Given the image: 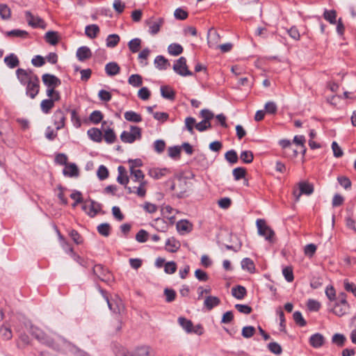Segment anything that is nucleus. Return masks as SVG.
<instances>
[{"label": "nucleus", "instance_id": "f257e3e1", "mask_svg": "<svg viewBox=\"0 0 356 356\" xmlns=\"http://www.w3.org/2000/svg\"><path fill=\"white\" fill-rule=\"evenodd\" d=\"M30 333L39 342L56 351L74 356H89L87 352L80 349L56 333L49 335L39 327L33 325L30 327Z\"/></svg>", "mask_w": 356, "mask_h": 356}, {"label": "nucleus", "instance_id": "f03ea898", "mask_svg": "<svg viewBox=\"0 0 356 356\" xmlns=\"http://www.w3.org/2000/svg\"><path fill=\"white\" fill-rule=\"evenodd\" d=\"M116 356H152L150 348L147 346H139L132 351L121 347L115 351Z\"/></svg>", "mask_w": 356, "mask_h": 356}, {"label": "nucleus", "instance_id": "7ed1b4c3", "mask_svg": "<svg viewBox=\"0 0 356 356\" xmlns=\"http://www.w3.org/2000/svg\"><path fill=\"white\" fill-rule=\"evenodd\" d=\"M142 138V129L137 126L131 125L130 131H123L120 135V139L125 143H133L136 140Z\"/></svg>", "mask_w": 356, "mask_h": 356}, {"label": "nucleus", "instance_id": "20e7f679", "mask_svg": "<svg viewBox=\"0 0 356 356\" xmlns=\"http://www.w3.org/2000/svg\"><path fill=\"white\" fill-rule=\"evenodd\" d=\"M188 189V183L185 178L179 177L172 181L170 190L174 191V195L178 198L184 197Z\"/></svg>", "mask_w": 356, "mask_h": 356}, {"label": "nucleus", "instance_id": "39448f33", "mask_svg": "<svg viewBox=\"0 0 356 356\" xmlns=\"http://www.w3.org/2000/svg\"><path fill=\"white\" fill-rule=\"evenodd\" d=\"M256 225L258 229V234L262 236L265 239L269 242H273L275 232L274 231L266 225V220L264 219H257Z\"/></svg>", "mask_w": 356, "mask_h": 356}, {"label": "nucleus", "instance_id": "423d86ee", "mask_svg": "<svg viewBox=\"0 0 356 356\" xmlns=\"http://www.w3.org/2000/svg\"><path fill=\"white\" fill-rule=\"evenodd\" d=\"M346 294L342 293L340 295L339 301L334 304L332 309V312L338 316H342L349 311L350 305L346 300Z\"/></svg>", "mask_w": 356, "mask_h": 356}, {"label": "nucleus", "instance_id": "0eeeda50", "mask_svg": "<svg viewBox=\"0 0 356 356\" xmlns=\"http://www.w3.org/2000/svg\"><path fill=\"white\" fill-rule=\"evenodd\" d=\"M314 192V186L306 181H300L298 183V189H294L293 195L296 202H298L302 194L309 195Z\"/></svg>", "mask_w": 356, "mask_h": 356}, {"label": "nucleus", "instance_id": "6e6552de", "mask_svg": "<svg viewBox=\"0 0 356 356\" xmlns=\"http://www.w3.org/2000/svg\"><path fill=\"white\" fill-rule=\"evenodd\" d=\"M173 70L177 74L182 76L193 75V72L188 68L186 58L183 56L180 57L173 65Z\"/></svg>", "mask_w": 356, "mask_h": 356}, {"label": "nucleus", "instance_id": "1a4fd4ad", "mask_svg": "<svg viewBox=\"0 0 356 356\" xmlns=\"http://www.w3.org/2000/svg\"><path fill=\"white\" fill-rule=\"evenodd\" d=\"M16 76L20 83L23 86L26 85L34 77H37L38 76L34 74L33 70H24L22 68H18L16 70Z\"/></svg>", "mask_w": 356, "mask_h": 356}, {"label": "nucleus", "instance_id": "9d476101", "mask_svg": "<svg viewBox=\"0 0 356 356\" xmlns=\"http://www.w3.org/2000/svg\"><path fill=\"white\" fill-rule=\"evenodd\" d=\"M25 17L28 24L34 29L40 28L44 29L47 26L46 23L42 18L33 15L30 11L25 12Z\"/></svg>", "mask_w": 356, "mask_h": 356}, {"label": "nucleus", "instance_id": "9b49d317", "mask_svg": "<svg viewBox=\"0 0 356 356\" xmlns=\"http://www.w3.org/2000/svg\"><path fill=\"white\" fill-rule=\"evenodd\" d=\"M82 209L91 218H94L102 209L101 204L92 200H89V204L85 202L82 205Z\"/></svg>", "mask_w": 356, "mask_h": 356}, {"label": "nucleus", "instance_id": "f8f14e48", "mask_svg": "<svg viewBox=\"0 0 356 356\" xmlns=\"http://www.w3.org/2000/svg\"><path fill=\"white\" fill-rule=\"evenodd\" d=\"M145 24L149 27V33L151 35H156L160 31L161 27L164 24V19L162 17L149 18L145 21Z\"/></svg>", "mask_w": 356, "mask_h": 356}, {"label": "nucleus", "instance_id": "ddd939ff", "mask_svg": "<svg viewBox=\"0 0 356 356\" xmlns=\"http://www.w3.org/2000/svg\"><path fill=\"white\" fill-rule=\"evenodd\" d=\"M26 86V95L31 99H34L38 95L40 90V80L38 76L34 77V79Z\"/></svg>", "mask_w": 356, "mask_h": 356}, {"label": "nucleus", "instance_id": "4468645a", "mask_svg": "<svg viewBox=\"0 0 356 356\" xmlns=\"http://www.w3.org/2000/svg\"><path fill=\"white\" fill-rule=\"evenodd\" d=\"M54 124L57 130H60L65 127L66 117L63 111L57 109L53 115Z\"/></svg>", "mask_w": 356, "mask_h": 356}, {"label": "nucleus", "instance_id": "2eb2a0df", "mask_svg": "<svg viewBox=\"0 0 356 356\" xmlns=\"http://www.w3.org/2000/svg\"><path fill=\"white\" fill-rule=\"evenodd\" d=\"M44 84L47 88H56L60 85V80L55 75L50 74H44L42 76Z\"/></svg>", "mask_w": 356, "mask_h": 356}, {"label": "nucleus", "instance_id": "dca6fc26", "mask_svg": "<svg viewBox=\"0 0 356 356\" xmlns=\"http://www.w3.org/2000/svg\"><path fill=\"white\" fill-rule=\"evenodd\" d=\"M309 344L314 348L322 347L325 343V337L320 333L312 334L309 340Z\"/></svg>", "mask_w": 356, "mask_h": 356}, {"label": "nucleus", "instance_id": "f3484780", "mask_svg": "<svg viewBox=\"0 0 356 356\" xmlns=\"http://www.w3.org/2000/svg\"><path fill=\"white\" fill-rule=\"evenodd\" d=\"M92 56L90 49L86 47L83 46L79 47L76 51V57L79 61H84Z\"/></svg>", "mask_w": 356, "mask_h": 356}, {"label": "nucleus", "instance_id": "a211bd4d", "mask_svg": "<svg viewBox=\"0 0 356 356\" xmlns=\"http://www.w3.org/2000/svg\"><path fill=\"white\" fill-rule=\"evenodd\" d=\"M208 44L210 47H215L220 40V35L216 30L211 29L208 32Z\"/></svg>", "mask_w": 356, "mask_h": 356}, {"label": "nucleus", "instance_id": "6ab92c4d", "mask_svg": "<svg viewBox=\"0 0 356 356\" xmlns=\"http://www.w3.org/2000/svg\"><path fill=\"white\" fill-rule=\"evenodd\" d=\"M118 176L117 177V181L119 184L122 185H124L125 186L129 183V179L127 175V170L122 165H120L118 168Z\"/></svg>", "mask_w": 356, "mask_h": 356}, {"label": "nucleus", "instance_id": "aec40b11", "mask_svg": "<svg viewBox=\"0 0 356 356\" xmlns=\"http://www.w3.org/2000/svg\"><path fill=\"white\" fill-rule=\"evenodd\" d=\"M105 71L108 76H113L120 73V67L117 63L110 62L106 65Z\"/></svg>", "mask_w": 356, "mask_h": 356}, {"label": "nucleus", "instance_id": "412c9836", "mask_svg": "<svg viewBox=\"0 0 356 356\" xmlns=\"http://www.w3.org/2000/svg\"><path fill=\"white\" fill-rule=\"evenodd\" d=\"M220 303V300L216 296H207L204 305L209 310H211L213 307L218 306Z\"/></svg>", "mask_w": 356, "mask_h": 356}, {"label": "nucleus", "instance_id": "4be33fe9", "mask_svg": "<svg viewBox=\"0 0 356 356\" xmlns=\"http://www.w3.org/2000/svg\"><path fill=\"white\" fill-rule=\"evenodd\" d=\"M63 173L65 176L70 177H77L79 175V169L75 163H70L65 166Z\"/></svg>", "mask_w": 356, "mask_h": 356}, {"label": "nucleus", "instance_id": "5701e85b", "mask_svg": "<svg viewBox=\"0 0 356 356\" xmlns=\"http://www.w3.org/2000/svg\"><path fill=\"white\" fill-rule=\"evenodd\" d=\"M179 248V242L173 237L168 238L165 242V250L169 252H176Z\"/></svg>", "mask_w": 356, "mask_h": 356}, {"label": "nucleus", "instance_id": "b1692460", "mask_svg": "<svg viewBox=\"0 0 356 356\" xmlns=\"http://www.w3.org/2000/svg\"><path fill=\"white\" fill-rule=\"evenodd\" d=\"M4 63L11 69L17 67L19 65V60L16 55L10 54L4 58Z\"/></svg>", "mask_w": 356, "mask_h": 356}, {"label": "nucleus", "instance_id": "393cba45", "mask_svg": "<svg viewBox=\"0 0 356 356\" xmlns=\"http://www.w3.org/2000/svg\"><path fill=\"white\" fill-rule=\"evenodd\" d=\"M124 117L127 121L136 123L140 122L143 120L142 116L139 113L133 111H126L124 113Z\"/></svg>", "mask_w": 356, "mask_h": 356}, {"label": "nucleus", "instance_id": "a878e982", "mask_svg": "<svg viewBox=\"0 0 356 356\" xmlns=\"http://www.w3.org/2000/svg\"><path fill=\"white\" fill-rule=\"evenodd\" d=\"M89 138L97 143L102 140V132L97 128H91L88 131Z\"/></svg>", "mask_w": 356, "mask_h": 356}, {"label": "nucleus", "instance_id": "bb28decb", "mask_svg": "<svg viewBox=\"0 0 356 356\" xmlns=\"http://www.w3.org/2000/svg\"><path fill=\"white\" fill-rule=\"evenodd\" d=\"M247 293L246 289L244 286L238 285L232 289V296L238 300H242L244 298Z\"/></svg>", "mask_w": 356, "mask_h": 356}, {"label": "nucleus", "instance_id": "cd10ccee", "mask_svg": "<svg viewBox=\"0 0 356 356\" xmlns=\"http://www.w3.org/2000/svg\"><path fill=\"white\" fill-rule=\"evenodd\" d=\"M154 64L159 70H166L170 66L168 60L163 56H157L154 59Z\"/></svg>", "mask_w": 356, "mask_h": 356}, {"label": "nucleus", "instance_id": "c85d7f7f", "mask_svg": "<svg viewBox=\"0 0 356 356\" xmlns=\"http://www.w3.org/2000/svg\"><path fill=\"white\" fill-rule=\"evenodd\" d=\"M100 291L102 293L105 300L106 301L109 309L111 310H112L115 314L120 313V311H121L120 306L122 305L121 300H119V304L116 303V305L114 306V304L109 300V298H108V296L106 295V291L104 290H100Z\"/></svg>", "mask_w": 356, "mask_h": 356}, {"label": "nucleus", "instance_id": "c756f323", "mask_svg": "<svg viewBox=\"0 0 356 356\" xmlns=\"http://www.w3.org/2000/svg\"><path fill=\"white\" fill-rule=\"evenodd\" d=\"M99 32V28L97 24H90L86 26L85 33L91 38H95Z\"/></svg>", "mask_w": 356, "mask_h": 356}, {"label": "nucleus", "instance_id": "7c9ffc66", "mask_svg": "<svg viewBox=\"0 0 356 356\" xmlns=\"http://www.w3.org/2000/svg\"><path fill=\"white\" fill-rule=\"evenodd\" d=\"M161 94L163 98L167 99L174 100L175 98V92L168 86L161 87Z\"/></svg>", "mask_w": 356, "mask_h": 356}, {"label": "nucleus", "instance_id": "2f4dec72", "mask_svg": "<svg viewBox=\"0 0 356 356\" xmlns=\"http://www.w3.org/2000/svg\"><path fill=\"white\" fill-rule=\"evenodd\" d=\"M177 229L179 232L188 233L192 230V224L189 221L180 220L177 223Z\"/></svg>", "mask_w": 356, "mask_h": 356}, {"label": "nucleus", "instance_id": "473e14b6", "mask_svg": "<svg viewBox=\"0 0 356 356\" xmlns=\"http://www.w3.org/2000/svg\"><path fill=\"white\" fill-rule=\"evenodd\" d=\"M168 170L166 168H152L148 171V175L154 179H159L165 176Z\"/></svg>", "mask_w": 356, "mask_h": 356}, {"label": "nucleus", "instance_id": "72a5a7b5", "mask_svg": "<svg viewBox=\"0 0 356 356\" xmlns=\"http://www.w3.org/2000/svg\"><path fill=\"white\" fill-rule=\"evenodd\" d=\"M241 267L243 270H245L250 273H254L255 272L254 261L250 258H244L241 261Z\"/></svg>", "mask_w": 356, "mask_h": 356}, {"label": "nucleus", "instance_id": "f704fd0d", "mask_svg": "<svg viewBox=\"0 0 356 356\" xmlns=\"http://www.w3.org/2000/svg\"><path fill=\"white\" fill-rule=\"evenodd\" d=\"M93 274L95 275L100 280H104V277L106 276V273L108 272L107 268H104L101 264L95 265L92 268Z\"/></svg>", "mask_w": 356, "mask_h": 356}, {"label": "nucleus", "instance_id": "c9c22d12", "mask_svg": "<svg viewBox=\"0 0 356 356\" xmlns=\"http://www.w3.org/2000/svg\"><path fill=\"white\" fill-rule=\"evenodd\" d=\"M324 19L331 24L337 23V11L335 10H325L323 13Z\"/></svg>", "mask_w": 356, "mask_h": 356}, {"label": "nucleus", "instance_id": "e433bc0d", "mask_svg": "<svg viewBox=\"0 0 356 356\" xmlns=\"http://www.w3.org/2000/svg\"><path fill=\"white\" fill-rule=\"evenodd\" d=\"M106 143L108 144H112L115 143L117 139L116 135L113 129L108 128L104 131V135H102Z\"/></svg>", "mask_w": 356, "mask_h": 356}, {"label": "nucleus", "instance_id": "4c0bfd02", "mask_svg": "<svg viewBox=\"0 0 356 356\" xmlns=\"http://www.w3.org/2000/svg\"><path fill=\"white\" fill-rule=\"evenodd\" d=\"M44 39L50 44L56 45L58 42V33L53 31H48L45 33Z\"/></svg>", "mask_w": 356, "mask_h": 356}, {"label": "nucleus", "instance_id": "58836bf2", "mask_svg": "<svg viewBox=\"0 0 356 356\" xmlns=\"http://www.w3.org/2000/svg\"><path fill=\"white\" fill-rule=\"evenodd\" d=\"M65 111L70 113L71 121L73 125L76 128H79L81 126V121L76 109L70 110L68 108H66Z\"/></svg>", "mask_w": 356, "mask_h": 356}, {"label": "nucleus", "instance_id": "ea45409f", "mask_svg": "<svg viewBox=\"0 0 356 356\" xmlns=\"http://www.w3.org/2000/svg\"><path fill=\"white\" fill-rule=\"evenodd\" d=\"M178 322L186 332H192L193 323L191 321L188 320L184 317H179L178 318Z\"/></svg>", "mask_w": 356, "mask_h": 356}, {"label": "nucleus", "instance_id": "a19ab883", "mask_svg": "<svg viewBox=\"0 0 356 356\" xmlns=\"http://www.w3.org/2000/svg\"><path fill=\"white\" fill-rule=\"evenodd\" d=\"M54 106V104L53 103V101L49 99H44L40 103L41 110L45 114L49 113Z\"/></svg>", "mask_w": 356, "mask_h": 356}, {"label": "nucleus", "instance_id": "79ce46f5", "mask_svg": "<svg viewBox=\"0 0 356 356\" xmlns=\"http://www.w3.org/2000/svg\"><path fill=\"white\" fill-rule=\"evenodd\" d=\"M130 174L131 176L134 177V181L141 183L143 181H145L144 179L145 175L142 170L138 169H134L133 167L130 168Z\"/></svg>", "mask_w": 356, "mask_h": 356}, {"label": "nucleus", "instance_id": "37998d69", "mask_svg": "<svg viewBox=\"0 0 356 356\" xmlns=\"http://www.w3.org/2000/svg\"><path fill=\"white\" fill-rule=\"evenodd\" d=\"M128 83L134 87H140L143 84V78L139 74H131L128 79Z\"/></svg>", "mask_w": 356, "mask_h": 356}, {"label": "nucleus", "instance_id": "c03bdc74", "mask_svg": "<svg viewBox=\"0 0 356 356\" xmlns=\"http://www.w3.org/2000/svg\"><path fill=\"white\" fill-rule=\"evenodd\" d=\"M6 35L8 37H16L20 38H26L28 37L29 33L27 31L19 29H14L10 31H7Z\"/></svg>", "mask_w": 356, "mask_h": 356}, {"label": "nucleus", "instance_id": "a18cd8bd", "mask_svg": "<svg viewBox=\"0 0 356 356\" xmlns=\"http://www.w3.org/2000/svg\"><path fill=\"white\" fill-rule=\"evenodd\" d=\"M225 158L230 164H235L238 160L237 153L234 149L227 151L225 154Z\"/></svg>", "mask_w": 356, "mask_h": 356}, {"label": "nucleus", "instance_id": "49530a36", "mask_svg": "<svg viewBox=\"0 0 356 356\" xmlns=\"http://www.w3.org/2000/svg\"><path fill=\"white\" fill-rule=\"evenodd\" d=\"M97 229L100 235L107 237L110 235L111 225L107 222L102 223L97 226Z\"/></svg>", "mask_w": 356, "mask_h": 356}, {"label": "nucleus", "instance_id": "de8ad7c7", "mask_svg": "<svg viewBox=\"0 0 356 356\" xmlns=\"http://www.w3.org/2000/svg\"><path fill=\"white\" fill-rule=\"evenodd\" d=\"M168 53L172 56H178L183 52V47L177 43H172L168 46Z\"/></svg>", "mask_w": 356, "mask_h": 356}, {"label": "nucleus", "instance_id": "09e8293b", "mask_svg": "<svg viewBox=\"0 0 356 356\" xmlns=\"http://www.w3.org/2000/svg\"><path fill=\"white\" fill-rule=\"evenodd\" d=\"M141 45V40L140 38H134L130 40L128 43L129 50L132 53H136L140 50Z\"/></svg>", "mask_w": 356, "mask_h": 356}, {"label": "nucleus", "instance_id": "8fccbe9b", "mask_svg": "<svg viewBox=\"0 0 356 356\" xmlns=\"http://www.w3.org/2000/svg\"><path fill=\"white\" fill-rule=\"evenodd\" d=\"M346 341V337L339 333L334 334L332 337V342L339 347H343Z\"/></svg>", "mask_w": 356, "mask_h": 356}, {"label": "nucleus", "instance_id": "3c124183", "mask_svg": "<svg viewBox=\"0 0 356 356\" xmlns=\"http://www.w3.org/2000/svg\"><path fill=\"white\" fill-rule=\"evenodd\" d=\"M120 42V37L117 34H111L106 38L107 47L113 48L118 45Z\"/></svg>", "mask_w": 356, "mask_h": 356}, {"label": "nucleus", "instance_id": "603ef678", "mask_svg": "<svg viewBox=\"0 0 356 356\" xmlns=\"http://www.w3.org/2000/svg\"><path fill=\"white\" fill-rule=\"evenodd\" d=\"M240 159L244 163H251L254 159V155L251 151L245 150L241 152Z\"/></svg>", "mask_w": 356, "mask_h": 356}, {"label": "nucleus", "instance_id": "864d4df0", "mask_svg": "<svg viewBox=\"0 0 356 356\" xmlns=\"http://www.w3.org/2000/svg\"><path fill=\"white\" fill-rule=\"evenodd\" d=\"M90 120L95 124L99 123L103 119V114L99 111H94L89 117Z\"/></svg>", "mask_w": 356, "mask_h": 356}, {"label": "nucleus", "instance_id": "5fc2aeb1", "mask_svg": "<svg viewBox=\"0 0 356 356\" xmlns=\"http://www.w3.org/2000/svg\"><path fill=\"white\" fill-rule=\"evenodd\" d=\"M232 174L235 180H240L245 177L246 175V170L244 168L238 167L233 170Z\"/></svg>", "mask_w": 356, "mask_h": 356}, {"label": "nucleus", "instance_id": "6e6d98bb", "mask_svg": "<svg viewBox=\"0 0 356 356\" xmlns=\"http://www.w3.org/2000/svg\"><path fill=\"white\" fill-rule=\"evenodd\" d=\"M282 274L285 278V280L291 282L294 280L293 268L291 266H286L282 269Z\"/></svg>", "mask_w": 356, "mask_h": 356}, {"label": "nucleus", "instance_id": "4d7b16f0", "mask_svg": "<svg viewBox=\"0 0 356 356\" xmlns=\"http://www.w3.org/2000/svg\"><path fill=\"white\" fill-rule=\"evenodd\" d=\"M0 16L3 19H8L10 17V9L6 4H0Z\"/></svg>", "mask_w": 356, "mask_h": 356}, {"label": "nucleus", "instance_id": "13d9d810", "mask_svg": "<svg viewBox=\"0 0 356 356\" xmlns=\"http://www.w3.org/2000/svg\"><path fill=\"white\" fill-rule=\"evenodd\" d=\"M293 320L296 322V323L298 324V325H300V327H303V326L306 325L307 322L304 319L300 312H299V311L295 312L293 314Z\"/></svg>", "mask_w": 356, "mask_h": 356}, {"label": "nucleus", "instance_id": "bf43d9fd", "mask_svg": "<svg viewBox=\"0 0 356 356\" xmlns=\"http://www.w3.org/2000/svg\"><path fill=\"white\" fill-rule=\"evenodd\" d=\"M255 333V328L253 326H245L242 329L241 334L244 338L252 337Z\"/></svg>", "mask_w": 356, "mask_h": 356}, {"label": "nucleus", "instance_id": "052dcab7", "mask_svg": "<svg viewBox=\"0 0 356 356\" xmlns=\"http://www.w3.org/2000/svg\"><path fill=\"white\" fill-rule=\"evenodd\" d=\"M164 295L165 297V301L167 302H171L175 300L177 294L174 289L166 288L164 289Z\"/></svg>", "mask_w": 356, "mask_h": 356}, {"label": "nucleus", "instance_id": "680f3d73", "mask_svg": "<svg viewBox=\"0 0 356 356\" xmlns=\"http://www.w3.org/2000/svg\"><path fill=\"white\" fill-rule=\"evenodd\" d=\"M174 16L177 19L184 20L188 16V12L181 8H177L174 12Z\"/></svg>", "mask_w": 356, "mask_h": 356}, {"label": "nucleus", "instance_id": "e2e57ef3", "mask_svg": "<svg viewBox=\"0 0 356 356\" xmlns=\"http://www.w3.org/2000/svg\"><path fill=\"white\" fill-rule=\"evenodd\" d=\"M177 270V264L175 261L166 262L164 265V271L167 274H173Z\"/></svg>", "mask_w": 356, "mask_h": 356}, {"label": "nucleus", "instance_id": "0e129e2a", "mask_svg": "<svg viewBox=\"0 0 356 356\" xmlns=\"http://www.w3.org/2000/svg\"><path fill=\"white\" fill-rule=\"evenodd\" d=\"M200 115L203 118L202 120L206 121L207 122H210V120L214 118V114L209 109H202Z\"/></svg>", "mask_w": 356, "mask_h": 356}, {"label": "nucleus", "instance_id": "69168bd1", "mask_svg": "<svg viewBox=\"0 0 356 356\" xmlns=\"http://www.w3.org/2000/svg\"><path fill=\"white\" fill-rule=\"evenodd\" d=\"M70 197L74 200V202L72 204L73 207H75L78 204L83 202L81 193L77 191L73 192L70 195Z\"/></svg>", "mask_w": 356, "mask_h": 356}, {"label": "nucleus", "instance_id": "338daca9", "mask_svg": "<svg viewBox=\"0 0 356 356\" xmlns=\"http://www.w3.org/2000/svg\"><path fill=\"white\" fill-rule=\"evenodd\" d=\"M148 233L145 229H140L136 235V240L139 243H145L148 239Z\"/></svg>", "mask_w": 356, "mask_h": 356}, {"label": "nucleus", "instance_id": "774afa93", "mask_svg": "<svg viewBox=\"0 0 356 356\" xmlns=\"http://www.w3.org/2000/svg\"><path fill=\"white\" fill-rule=\"evenodd\" d=\"M70 236L76 244L79 245L83 243V238L76 230L72 229Z\"/></svg>", "mask_w": 356, "mask_h": 356}]
</instances>
